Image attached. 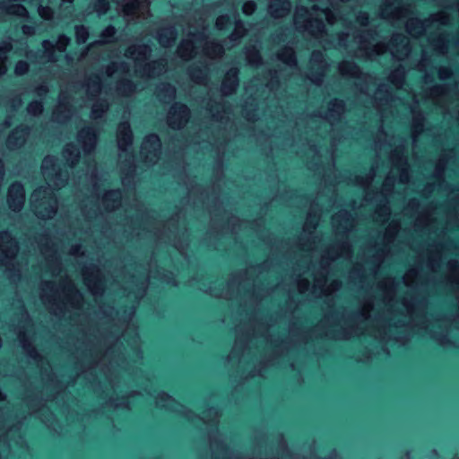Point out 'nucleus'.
<instances>
[{"label": "nucleus", "mask_w": 459, "mask_h": 459, "mask_svg": "<svg viewBox=\"0 0 459 459\" xmlns=\"http://www.w3.org/2000/svg\"><path fill=\"white\" fill-rule=\"evenodd\" d=\"M41 169L48 186H41L33 192L30 204L38 217L50 219L57 210V200L53 188L64 186L67 181V175L63 174L57 168L56 159L54 156H47L43 160Z\"/></svg>", "instance_id": "1"}, {"label": "nucleus", "mask_w": 459, "mask_h": 459, "mask_svg": "<svg viewBox=\"0 0 459 459\" xmlns=\"http://www.w3.org/2000/svg\"><path fill=\"white\" fill-rule=\"evenodd\" d=\"M313 12L303 6L297 7L294 14V24L299 30L306 31L316 38H321L325 31V21L329 24L336 22L334 4L332 1L326 7L313 5Z\"/></svg>", "instance_id": "2"}, {"label": "nucleus", "mask_w": 459, "mask_h": 459, "mask_svg": "<svg viewBox=\"0 0 459 459\" xmlns=\"http://www.w3.org/2000/svg\"><path fill=\"white\" fill-rule=\"evenodd\" d=\"M199 47H203V52L210 58L220 57L224 52L221 43L204 40V32H202L193 33L190 38L183 39L178 48V54L181 58L187 60L197 54Z\"/></svg>", "instance_id": "3"}, {"label": "nucleus", "mask_w": 459, "mask_h": 459, "mask_svg": "<svg viewBox=\"0 0 459 459\" xmlns=\"http://www.w3.org/2000/svg\"><path fill=\"white\" fill-rule=\"evenodd\" d=\"M110 0H97L94 9L99 15L107 13ZM128 21L144 20L149 16L150 0H112Z\"/></svg>", "instance_id": "4"}, {"label": "nucleus", "mask_w": 459, "mask_h": 459, "mask_svg": "<svg viewBox=\"0 0 459 459\" xmlns=\"http://www.w3.org/2000/svg\"><path fill=\"white\" fill-rule=\"evenodd\" d=\"M151 53V48L148 45H133L126 51V56L134 61L135 71L142 76L148 78L160 75L165 71L164 60L146 63Z\"/></svg>", "instance_id": "5"}, {"label": "nucleus", "mask_w": 459, "mask_h": 459, "mask_svg": "<svg viewBox=\"0 0 459 459\" xmlns=\"http://www.w3.org/2000/svg\"><path fill=\"white\" fill-rule=\"evenodd\" d=\"M359 48L366 52L368 56L373 55H381L390 51L394 57L403 59L410 53L409 41L406 37L402 35H394L390 44L385 42L371 43L359 37Z\"/></svg>", "instance_id": "6"}, {"label": "nucleus", "mask_w": 459, "mask_h": 459, "mask_svg": "<svg viewBox=\"0 0 459 459\" xmlns=\"http://www.w3.org/2000/svg\"><path fill=\"white\" fill-rule=\"evenodd\" d=\"M18 252L17 241L8 231L0 233V264L8 265L12 264Z\"/></svg>", "instance_id": "7"}, {"label": "nucleus", "mask_w": 459, "mask_h": 459, "mask_svg": "<svg viewBox=\"0 0 459 459\" xmlns=\"http://www.w3.org/2000/svg\"><path fill=\"white\" fill-rule=\"evenodd\" d=\"M160 152V141L158 135L150 134L145 137L141 147V155L147 163H155Z\"/></svg>", "instance_id": "8"}, {"label": "nucleus", "mask_w": 459, "mask_h": 459, "mask_svg": "<svg viewBox=\"0 0 459 459\" xmlns=\"http://www.w3.org/2000/svg\"><path fill=\"white\" fill-rule=\"evenodd\" d=\"M69 43L70 39L65 35H60L58 37L56 46L50 40H44L42 42L44 59L47 62H56L58 57L56 53V48L59 53H64Z\"/></svg>", "instance_id": "9"}, {"label": "nucleus", "mask_w": 459, "mask_h": 459, "mask_svg": "<svg viewBox=\"0 0 459 459\" xmlns=\"http://www.w3.org/2000/svg\"><path fill=\"white\" fill-rule=\"evenodd\" d=\"M188 118V108L184 104L176 103L169 112L168 124L174 129H179L186 124Z\"/></svg>", "instance_id": "10"}, {"label": "nucleus", "mask_w": 459, "mask_h": 459, "mask_svg": "<svg viewBox=\"0 0 459 459\" xmlns=\"http://www.w3.org/2000/svg\"><path fill=\"white\" fill-rule=\"evenodd\" d=\"M78 142L82 144L85 156L93 151L97 142V133L91 126L82 129L78 134Z\"/></svg>", "instance_id": "11"}, {"label": "nucleus", "mask_w": 459, "mask_h": 459, "mask_svg": "<svg viewBox=\"0 0 459 459\" xmlns=\"http://www.w3.org/2000/svg\"><path fill=\"white\" fill-rule=\"evenodd\" d=\"M25 200L24 188L22 184L14 183L13 184L8 191V198L7 202L10 209L13 211H20Z\"/></svg>", "instance_id": "12"}, {"label": "nucleus", "mask_w": 459, "mask_h": 459, "mask_svg": "<svg viewBox=\"0 0 459 459\" xmlns=\"http://www.w3.org/2000/svg\"><path fill=\"white\" fill-rule=\"evenodd\" d=\"M117 145L120 151L127 152L132 144L133 135L130 125L127 122L120 123L117 127Z\"/></svg>", "instance_id": "13"}, {"label": "nucleus", "mask_w": 459, "mask_h": 459, "mask_svg": "<svg viewBox=\"0 0 459 459\" xmlns=\"http://www.w3.org/2000/svg\"><path fill=\"white\" fill-rule=\"evenodd\" d=\"M383 19L389 21H400L404 18V10L400 3L389 4L386 3L380 11Z\"/></svg>", "instance_id": "14"}, {"label": "nucleus", "mask_w": 459, "mask_h": 459, "mask_svg": "<svg viewBox=\"0 0 459 459\" xmlns=\"http://www.w3.org/2000/svg\"><path fill=\"white\" fill-rule=\"evenodd\" d=\"M238 74L237 68H231L227 72L221 84V91L224 95H230L236 90L238 84Z\"/></svg>", "instance_id": "15"}, {"label": "nucleus", "mask_w": 459, "mask_h": 459, "mask_svg": "<svg viewBox=\"0 0 459 459\" xmlns=\"http://www.w3.org/2000/svg\"><path fill=\"white\" fill-rule=\"evenodd\" d=\"M291 4L289 0H272L269 13L274 18H281L289 13Z\"/></svg>", "instance_id": "16"}, {"label": "nucleus", "mask_w": 459, "mask_h": 459, "mask_svg": "<svg viewBox=\"0 0 459 459\" xmlns=\"http://www.w3.org/2000/svg\"><path fill=\"white\" fill-rule=\"evenodd\" d=\"M28 136V129L24 126L15 128L7 139V144L10 148L14 149L22 146Z\"/></svg>", "instance_id": "17"}, {"label": "nucleus", "mask_w": 459, "mask_h": 459, "mask_svg": "<svg viewBox=\"0 0 459 459\" xmlns=\"http://www.w3.org/2000/svg\"><path fill=\"white\" fill-rule=\"evenodd\" d=\"M0 12L2 13L16 15L19 17L28 16V11L23 5L19 4H11L7 0L0 2Z\"/></svg>", "instance_id": "18"}, {"label": "nucleus", "mask_w": 459, "mask_h": 459, "mask_svg": "<svg viewBox=\"0 0 459 459\" xmlns=\"http://www.w3.org/2000/svg\"><path fill=\"white\" fill-rule=\"evenodd\" d=\"M122 194L119 190H110L107 192L102 199L103 206L106 210L112 211L117 209L121 204Z\"/></svg>", "instance_id": "19"}, {"label": "nucleus", "mask_w": 459, "mask_h": 459, "mask_svg": "<svg viewBox=\"0 0 459 459\" xmlns=\"http://www.w3.org/2000/svg\"><path fill=\"white\" fill-rule=\"evenodd\" d=\"M344 111V104L341 100H333L329 104V111L326 115V118L331 122H334L340 119L342 114Z\"/></svg>", "instance_id": "20"}, {"label": "nucleus", "mask_w": 459, "mask_h": 459, "mask_svg": "<svg viewBox=\"0 0 459 459\" xmlns=\"http://www.w3.org/2000/svg\"><path fill=\"white\" fill-rule=\"evenodd\" d=\"M406 30L413 37H419L425 31V24L417 18H410L406 21Z\"/></svg>", "instance_id": "21"}, {"label": "nucleus", "mask_w": 459, "mask_h": 459, "mask_svg": "<svg viewBox=\"0 0 459 459\" xmlns=\"http://www.w3.org/2000/svg\"><path fill=\"white\" fill-rule=\"evenodd\" d=\"M176 37L177 31L174 27L164 28L158 33V40L163 47L170 46L175 41Z\"/></svg>", "instance_id": "22"}, {"label": "nucleus", "mask_w": 459, "mask_h": 459, "mask_svg": "<svg viewBox=\"0 0 459 459\" xmlns=\"http://www.w3.org/2000/svg\"><path fill=\"white\" fill-rule=\"evenodd\" d=\"M63 156L70 166H74L80 157V151L74 143H69L65 146Z\"/></svg>", "instance_id": "23"}, {"label": "nucleus", "mask_w": 459, "mask_h": 459, "mask_svg": "<svg viewBox=\"0 0 459 459\" xmlns=\"http://www.w3.org/2000/svg\"><path fill=\"white\" fill-rule=\"evenodd\" d=\"M234 20H235V27L234 31L230 36V40L233 43L238 41L246 33V28L244 23L237 19V9H234Z\"/></svg>", "instance_id": "24"}, {"label": "nucleus", "mask_w": 459, "mask_h": 459, "mask_svg": "<svg viewBox=\"0 0 459 459\" xmlns=\"http://www.w3.org/2000/svg\"><path fill=\"white\" fill-rule=\"evenodd\" d=\"M278 59L289 66L296 65V56L291 48H284L278 53Z\"/></svg>", "instance_id": "25"}, {"label": "nucleus", "mask_w": 459, "mask_h": 459, "mask_svg": "<svg viewBox=\"0 0 459 459\" xmlns=\"http://www.w3.org/2000/svg\"><path fill=\"white\" fill-rule=\"evenodd\" d=\"M12 50V44L10 41H2L0 43V76L6 72L5 60L7 54Z\"/></svg>", "instance_id": "26"}, {"label": "nucleus", "mask_w": 459, "mask_h": 459, "mask_svg": "<svg viewBox=\"0 0 459 459\" xmlns=\"http://www.w3.org/2000/svg\"><path fill=\"white\" fill-rule=\"evenodd\" d=\"M341 74L349 76H357L359 73V68L353 63L343 61L339 65Z\"/></svg>", "instance_id": "27"}, {"label": "nucleus", "mask_w": 459, "mask_h": 459, "mask_svg": "<svg viewBox=\"0 0 459 459\" xmlns=\"http://www.w3.org/2000/svg\"><path fill=\"white\" fill-rule=\"evenodd\" d=\"M247 60L252 65H258L261 63V56L255 48H247Z\"/></svg>", "instance_id": "28"}, {"label": "nucleus", "mask_w": 459, "mask_h": 459, "mask_svg": "<svg viewBox=\"0 0 459 459\" xmlns=\"http://www.w3.org/2000/svg\"><path fill=\"white\" fill-rule=\"evenodd\" d=\"M107 109L108 103L106 101H98L94 103L91 109V117L94 119L101 117Z\"/></svg>", "instance_id": "29"}, {"label": "nucleus", "mask_w": 459, "mask_h": 459, "mask_svg": "<svg viewBox=\"0 0 459 459\" xmlns=\"http://www.w3.org/2000/svg\"><path fill=\"white\" fill-rule=\"evenodd\" d=\"M117 90L125 95H128L134 91V83L128 79H123L117 85Z\"/></svg>", "instance_id": "30"}, {"label": "nucleus", "mask_w": 459, "mask_h": 459, "mask_svg": "<svg viewBox=\"0 0 459 459\" xmlns=\"http://www.w3.org/2000/svg\"><path fill=\"white\" fill-rule=\"evenodd\" d=\"M116 29L113 26H108L101 33V39L96 41V44H103L109 42L115 36Z\"/></svg>", "instance_id": "31"}, {"label": "nucleus", "mask_w": 459, "mask_h": 459, "mask_svg": "<svg viewBox=\"0 0 459 459\" xmlns=\"http://www.w3.org/2000/svg\"><path fill=\"white\" fill-rule=\"evenodd\" d=\"M75 36H76V40H77L78 44H82V43L86 42L88 36H89L87 28L82 25L76 26L75 27Z\"/></svg>", "instance_id": "32"}, {"label": "nucleus", "mask_w": 459, "mask_h": 459, "mask_svg": "<svg viewBox=\"0 0 459 459\" xmlns=\"http://www.w3.org/2000/svg\"><path fill=\"white\" fill-rule=\"evenodd\" d=\"M27 110L29 114L37 116L42 112L43 105L40 101L34 100L29 104Z\"/></svg>", "instance_id": "33"}, {"label": "nucleus", "mask_w": 459, "mask_h": 459, "mask_svg": "<svg viewBox=\"0 0 459 459\" xmlns=\"http://www.w3.org/2000/svg\"><path fill=\"white\" fill-rule=\"evenodd\" d=\"M231 23V18L230 15H221L217 18L216 28L218 30H224Z\"/></svg>", "instance_id": "34"}, {"label": "nucleus", "mask_w": 459, "mask_h": 459, "mask_svg": "<svg viewBox=\"0 0 459 459\" xmlns=\"http://www.w3.org/2000/svg\"><path fill=\"white\" fill-rule=\"evenodd\" d=\"M38 11H39V16L41 18H43L44 20L49 21L53 18V11L48 6H43L42 4H40L39 6Z\"/></svg>", "instance_id": "35"}, {"label": "nucleus", "mask_w": 459, "mask_h": 459, "mask_svg": "<svg viewBox=\"0 0 459 459\" xmlns=\"http://www.w3.org/2000/svg\"><path fill=\"white\" fill-rule=\"evenodd\" d=\"M29 70V65L25 61H19L15 65V74L17 75H22Z\"/></svg>", "instance_id": "36"}, {"label": "nucleus", "mask_w": 459, "mask_h": 459, "mask_svg": "<svg viewBox=\"0 0 459 459\" xmlns=\"http://www.w3.org/2000/svg\"><path fill=\"white\" fill-rule=\"evenodd\" d=\"M256 9V4L254 1H247L243 4L242 11L245 14L250 15Z\"/></svg>", "instance_id": "37"}, {"label": "nucleus", "mask_w": 459, "mask_h": 459, "mask_svg": "<svg viewBox=\"0 0 459 459\" xmlns=\"http://www.w3.org/2000/svg\"><path fill=\"white\" fill-rule=\"evenodd\" d=\"M368 14L364 12H359L356 15V21L361 25V26H367L368 24Z\"/></svg>", "instance_id": "38"}, {"label": "nucleus", "mask_w": 459, "mask_h": 459, "mask_svg": "<svg viewBox=\"0 0 459 459\" xmlns=\"http://www.w3.org/2000/svg\"><path fill=\"white\" fill-rule=\"evenodd\" d=\"M438 76L440 79L445 80L451 76V70L448 67H440L438 70Z\"/></svg>", "instance_id": "39"}, {"label": "nucleus", "mask_w": 459, "mask_h": 459, "mask_svg": "<svg viewBox=\"0 0 459 459\" xmlns=\"http://www.w3.org/2000/svg\"><path fill=\"white\" fill-rule=\"evenodd\" d=\"M164 89L166 90V97L169 100H173L175 98L176 90L171 85H164Z\"/></svg>", "instance_id": "40"}, {"label": "nucleus", "mask_w": 459, "mask_h": 459, "mask_svg": "<svg viewBox=\"0 0 459 459\" xmlns=\"http://www.w3.org/2000/svg\"><path fill=\"white\" fill-rule=\"evenodd\" d=\"M22 32L27 36H32L36 33V28L31 25H23Z\"/></svg>", "instance_id": "41"}, {"label": "nucleus", "mask_w": 459, "mask_h": 459, "mask_svg": "<svg viewBox=\"0 0 459 459\" xmlns=\"http://www.w3.org/2000/svg\"><path fill=\"white\" fill-rule=\"evenodd\" d=\"M118 71V66L116 63H112L107 68V74L108 76H113Z\"/></svg>", "instance_id": "42"}, {"label": "nucleus", "mask_w": 459, "mask_h": 459, "mask_svg": "<svg viewBox=\"0 0 459 459\" xmlns=\"http://www.w3.org/2000/svg\"><path fill=\"white\" fill-rule=\"evenodd\" d=\"M309 287V281L307 280H301L299 284V290L301 293H304Z\"/></svg>", "instance_id": "43"}, {"label": "nucleus", "mask_w": 459, "mask_h": 459, "mask_svg": "<svg viewBox=\"0 0 459 459\" xmlns=\"http://www.w3.org/2000/svg\"><path fill=\"white\" fill-rule=\"evenodd\" d=\"M48 90L47 85H41L40 87H39V88L37 89V94H38L39 96H41V95H43V94H46V93L48 92Z\"/></svg>", "instance_id": "44"}, {"label": "nucleus", "mask_w": 459, "mask_h": 459, "mask_svg": "<svg viewBox=\"0 0 459 459\" xmlns=\"http://www.w3.org/2000/svg\"><path fill=\"white\" fill-rule=\"evenodd\" d=\"M315 83L320 84L323 81L322 74L316 76L315 78L311 79Z\"/></svg>", "instance_id": "45"}, {"label": "nucleus", "mask_w": 459, "mask_h": 459, "mask_svg": "<svg viewBox=\"0 0 459 459\" xmlns=\"http://www.w3.org/2000/svg\"><path fill=\"white\" fill-rule=\"evenodd\" d=\"M204 79H205V78H204V76H203V75H202V76H196V77L195 78V80L198 83H204Z\"/></svg>", "instance_id": "46"}, {"label": "nucleus", "mask_w": 459, "mask_h": 459, "mask_svg": "<svg viewBox=\"0 0 459 459\" xmlns=\"http://www.w3.org/2000/svg\"><path fill=\"white\" fill-rule=\"evenodd\" d=\"M321 56H322V54H321V53H319V52H318V53L315 52V53H313V55H312V60H316V59H317V57H321Z\"/></svg>", "instance_id": "47"}, {"label": "nucleus", "mask_w": 459, "mask_h": 459, "mask_svg": "<svg viewBox=\"0 0 459 459\" xmlns=\"http://www.w3.org/2000/svg\"><path fill=\"white\" fill-rule=\"evenodd\" d=\"M100 84L98 82L96 83V85H94V90L96 92H100Z\"/></svg>", "instance_id": "48"}, {"label": "nucleus", "mask_w": 459, "mask_h": 459, "mask_svg": "<svg viewBox=\"0 0 459 459\" xmlns=\"http://www.w3.org/2000/svg\"><path fill=\"white\" fill-rule=\"evenodd\" d=\"M63 106V100H62V95L60 96V100H59V106L58 108H56V110L55 111V114L58 111V109Z\"/></svg>", "instance_id": "49"}, {"label": "nucleus", "mask_w": 459, "mask_h": 459, "mask_svg": "<svg viewBox=\"0 0 459 459\" xmlns=\"http://www.w3.org/2000/svg\"><path fill=\"white\" fill-rule=\"evenodd\" d=\"M370 180H371V178H367L365 182H362V183H361V184H362V186H368V184L370 183Z\"/></svg>", "instance_id": "50"}, {"label": "nucleus", "mask_w": 459, "mask_h": 459, "mask_svg": "<svg viewBox=\"0 0 459 459\" xmlns=\"http://www.w3.org/2000/svg\"><path fill=\"white\" fill-rule=\"evenodd\" d=\"M46 286H47L48 288H50V289L52 290V289H53V287H54V283H53L52 281H49V282H47V283H46Z\"/></svg>", "instance_id": "51"}, {"label": "nucleus", "mask_w": 459, "mask_h": 459, "mask_svg": "<svg viewBox=\"0 0 459 459\" xmlns=\"http://www.w3.org/2000/svg\"><path fill=\"white\" fill-rule=\"evenodd\" d=\"M343 34H342L341 38H340V45H344V39H343Z\"/></svg>", "instance_id": "52"}, {"label": "nucleus", "mask_w": 459, "mask_h": 459, "mask_svg": "<svg viewBox=\"0 0 459 459\" xmlns=\"http://www.w3.org/2000/svg\"><path fill=\"white\" fill-rule=\"evenodd\" d=\"M74 0H62L63 4H72Z\"/></svg>", "instance_id": "53"}, {"label": "nucleus", "mask_w": 459, "mask_h": 459, "mask_svg": "<svg viewBox=\"0 0 459 459\" xmlns=\"http://www.w3.org/2000/svg\"><path fill=\"white\" fill-rule=\"evenodd\" d=\"M4 395L2 393V391L0 390V400H4Z\"/></svg>", "instance_id": "54"}, {"label": "nucleus", "mask_w": 459, "mask_h": 459, "mask_svg": "<svg viewBox=\"0 0 459 459\" xmlns=\"http://www.w3.org/2000/svg\"><path fill=\"white\" fill-rule=\"evenodd\" d=\"M161 397H166L168 401H170V400H171V398H170L169 396H168V395H166V394H164L161 395Z\"/></svg>", "instance_id": "55"}, {"label": "nucleus", "mask_w": 459, "mask_h": 459, "mask_svg": "<svg viewBox=\"0 0 459 459\" xmlns=\"http://www.w3.org/2000/svg\"><path fill=\"white\" fill-rule=\"evenodd\" d=\"M25 56H26L28 58H30V52L26 50V52H25Z\"/></svg>", "instance_id": "56"}, {"label": "nucleus", "mask_w": 459, "mask_h": 459, "mask_svg": "<svg viewBox=\"0 0 459 459\" xmlns=\"http://www.w3.org/2000/svg\"><path fill=\"white\" fill-rule=\"evenodd\" d=\"M42 299H43V300H44L45 302L47 301V298H46L45 294H43V295H42Z\"/></svg>", "instance_id": "57"}, {"label": "nucleus", "mask_w": 459, "mask_h": 459, "mask_svg": "<svg viewBox=\"0 0 459 459\" xmlns=\"http://www.w3.org/2000/svg\"><path fill=\"white\" fill-rule=\"evenodd\" d=\"M342 3H348L350 2L351 0H341Z\"/></svg>", "instance_id": "58"}, {"label": "nucleus", "mask_w": 459, "mask_h": 459, "mask_svg": "<svg viewBox=\"0 0 459 459\" xmlns=\"http://www.w3.org/2000/svg\"><path fill=\"white\" fill-rule=\"evenodd\" d=\"M336 217H337V216H334V217L333 218V223H334V222H335V221H336Z\"/></svg>", "instance_id": "59"}, {"label": "nucleus", "mask_w": 459, "mask_h": 459, "mask_svg": "<svg viewBox=\"0 0 459 459\" xmlns=\"http://www.w3.org/2000/svg\"><path fill=\"white\" fill-rule=\"evenodd\" d=\"M56 293L55 292V293L53 294V299H56Z\"/></svg>", "instance_id": "60"}, {"label": "nucleus", "mask_w": 459, "mask_h": 459, "mask_svg": "<svg viewBox=\"0 0 459 459\" xmlns=\"http://www.w3.org/2000/svg\"><path fill=\"white\" fill-rule=\"evenodd\" d=\"M94 172H95V168L92 169L91 174H93Z\"/></svg>", "instance_id": "61"}]
</instances>
